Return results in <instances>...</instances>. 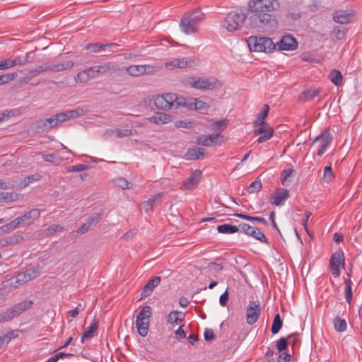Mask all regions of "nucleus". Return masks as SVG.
I'll use <instances>...</instances> for the list:
<instances>
[{
	"label": "nucleus",
	"instance_id": "f257e3e1",
	"mask_svg": "<svg viewBox=\"0 0 362 362\" xmlns=\"http://www.w3.org/2000/svg\"><path fill=\"white\" fill-rule=\"evenodd\" d=\"M254 13L249 18L250 27L258 32H271L276 27V19L271 13L279 7L277 0H257L248 3Z\"/></svg>",
	"mask_w": 362,
	"mask_h": 362
},
{
	"label": "nucleus",
	"instance_id": "f03ea898",
	"mask_svg": "<svg viewBox=\"0 0 362 362\" xmlns=\"http://www.w3.org/2000/svg\"><path fill=\"white\" fill-rule=\"evenodd\" d=\"M247 14L242 11H231L225 18L223 27L228 32L240 30L244 25Z\"/></svg>",
	"mask_w": 362,
	"mask_h": 362
},
{
	"label": "nucleus",
	"instance_id": "7ed1b4c3",
	"mask_svg": "<svg viewBox=\"0 0 362 362\" xmlns=\"http://www.w3.org/2000/svg\"><path fill=\"white\" fill-rule=\"evenodd\" d=\"M247 42L250 49L254 52H271L276 48V44L269 37L251 36Z\"/></svg>",
	"mask_w": 362,
	"mask_h": 362
},
{
	"label": "nucleus",
	"instance_id": "20e7f679",
	"mask_svg": "<svg viewBox=\"0 0 362 362\" xmlns=\"http://www.w3.org/2000/svg\"><path fill=\"white\" fill-rule=\"evenodd\" d=\"M186 84L197 89L213 90L221 86V82L215 78L189 77Z\"/></svg>",
	"mask_w": 362,
	"mask_h": 362
},
{
	"label": "nucleus",
	"instance_id": "39448f33",
	"mask_svg": "<svg viewBox=\"0 0 362 362\" xmlns=\"http://www.w3.org/2000/svg\"><path fill=\"white\" fill-rule=\"evenodd\" d=\"M176 99V95L167 93L165 95H157L150 100L149 106L151 108L167 110L173 108V100Z\"/></svg>",
	"mask_w": 362,
	"mask_h": 362
},
{
	"label": "nucleus",
	"instance_id": "423d86ee",
	"mask_svg": "<svg viewBox=\"0 0 362 362\" xmlns=\"http://www.w3.org/2000/svg\"><path fill=\"white\" fill-rule=\"evenodd\" d=\"M200 63L199 59L194 57H183L175 59L165 63L164 66L167 69H184L187 66H197Z\"/></svg>",
	"mask_w": 362,
	"mask_h": 362
},
{
	"label": "nucleus",
	"instance_id": "0eeeda50",
	"mask_svg": "<svg viewBox=\"0 0 362 362\" xmlns=\"http://www.w3.org/2000/svg\"><path fill=\"white\" fill-rule=\"evenodd\" d=\"M90 69L92 74H94L95 78L98 77L99 75L112 74L121 70L120 67L112 62H107L102 65L90 66Z\"/></svg>",
	"mask_w": 362,
	"mask_h": 362
},
{
	"label": "nucleus",
	"instance_id": "6e6552de",
	"mask_svg": "<svg viewBox=\"0 0 362 362\" xmlns=\"http://www.w3.org/2000/svg\"><path fill=\"white\" fill-rule=\"evenodd\" d=\"M261 314L260 303L258 300L250 301L246 310V320L248 325L255 324Z\"/></svg>",
	"mask_w": 362,
	"mask_h": 362
},
{
	"label": "nucleus",
	"instance_id": "1a4fd4ad",
	"mask_svg": "<svg viewBox=\"0 0 362 362\" xmlns=\"http://www.w3.org/2000/svg\"><path fill=\"white\" fill-rule=\"evenodd\" d=\"M57 126L54 117L35 122L30 125V130L33 133H40L47 131Z\"/></svg>",
	"mask_w": 362,
	"mask_h": 362
},
{
	"label": "nucleus",
	"instance_id": "9d476101",
	"mask_svg": "<svg viewBox=\"0 0 362 362\" xmlns=\"http://www.w3.org/2000/svg\"><path fill=\"white\" fill-rule=\"evenodd\" d=\"M329 265L332 270V274L334 277H338L340 275V266L344 268V258L342 251H337L332 255Z\"/></svg>",
	"mask_w": 362,
	"mask_h": 362
},
{
	"label": "nucleus",
	"instance_id": "9b49d317",
	"mask_svg": "<svg viewBox=\"0 0 362 362\" xmlns=\"http://www.w3.org/2000/svg\"><path fill=\"white\" fill-rule=\"evenodd\" d=\"M239 227L240 230L246 235L251 236L262 243H268V240L265 235L262 233L258 228L251 226L245 223L240 224Z\"/></svg>",
	"mask_w": 362,
	"mask_h": 362
},
{
	"label": "nucleus",
	"instance_id": "f8f14e48",
	"mask_svg": "<svg viewBox=\"0 0 362 362\" xmlns=\"http://www.w3.org/2000/svg\"><path fill=\"white\" fill-rule=\"evenodd\" d=\"M85 114L86 112L83 109L77 107L75 110H69L65 112L56 114L54 117L57 125L59 122H63L72 118H77L84 115Z\"/></svg>",
	"mask_w": 362,
	"mask_h": 362
},
{
	"label": "nucleus",
	"instance_id": "ddd939ff",
	"mask_svg": "<svg viewBox=\"0 0 362 362\" xmlns=\"http://www.w3.org/2000/svg\"><path fill=\"white\" fill-rule=\"evenodd\" d=\"M332 139H333V137H332V134L329 133V129H326L320 135L317 136L314 139V141L312 144L313 145L318 141H321V146L318 149L317 153V155L318 156H322L324 154L327 148L331 144Z\"/></svg>",
	"mask_w": 362,
	"mask_h": 362
},
{
	"label": "nucleus",
	"instance_id": "4468645a",
	"mask_svg": "<svg viewBox=\"0 0 362 362\" xmlns=\"http://www.w3.org/2000/svg\"><path fill=\"white\" fill-rule=\"evenodd\" d=\"M40 209H33L17 218L19 220V224L21 226H28L32 223L33 221L37 219L40 217Z\"/></svg>",
	"mask_w": 362,
	"mask_h": 362
},
{
	"label": "nucleus",
	"instance_id": "2eb2a0df",
	"mask_svg": "<svg viewBox=\"0 0 362 362\" xmlns=\"http://www.w3.org/2000/svg\"><path fill=\"white\" fill-rule=\"evenodd\" d=\"M279 50H294L297 48L298 43L296 39L291 35H284L276 43Z\"/></svg>",
	"mask_w": 362,
	"mask_h": 362
},
{
	"label": "nucleus",
	"instance_id": "dca6fc26",
	"mask_svg": "<svg viewBox=\"0 0 362 362\" xmlns=\"http://www.w3.org/2000/svg\"><path fill=\"white\" fill-rule=\"evenodd\" d=\"M222 138V136L220 133L212 134L207 136H199L196 140V144L197 145H202L204 146H211L214 145H217L218 143H221L220 140Z\"/></svg>",
	"mask_w": 362,
	"mask_h": 362
},
{
	"label": "nucleus",
	"instance_id": "f3484780",
	"mask_svg": "<svg viewBox=\"0 0 362 362\" xmlns=\"http://www.w3.org/2000/svg\"><path fill=\"white\" fill-rule=\"evenodd\" d=\"M202 177V171L200 170H195L192 173L190 177L183 182L182 187L185 189H193L199 184Z\"/></svg>",
	"mask_w": 362,
	"mask_h": 362
},
{
	"label": "nucleus",
	"instance_id": "a211bd4d",
	"mask_svg": "<svg viewBox=\"0 0 362 362\" xmlns=\"http://www.w3.org/2000/svg\"><path fill=\"white\" fill-rule=\"evenodd\" d=\"M160 281V276H155L153 279L148 281L146 285L144 286L141 293V298L150 296L154 288L156 287Z\"/></svg>",
	"mask_w": 362,
	"mask_h": 362
},
{
	"label": "nucleus",
	"instance_id": "6ab92c4d",
	"mask_svg": "<svg viewBox=\"0 0 362 362\" xmlns=\"http://www.w3.org/2000/svg\"><path fill=\"white\" fill-rule=\"evenodd\" d=\"M180 26L182 31L187 35L190 33H195L198 31V29L196 27V24L191 22V21L185 15L181 18Z\"/></svg>",
	"mask_w": 362,
	"mask_h": 362
},
{
	"label": "nucleus",
	"instance_id": "aec40b11",
	"mask_svg": "<svg viewBox=\"0 0 362 362\" xmlns=\"http://www.w3.org/2000/svg\"><path fill=\"white\" fill-rule=\"evenodd\" d=\"M289 197V191L286 189H276L274 194L272 204L276 206H282Z\"/></svg>",
	"mask_w": 362,
	"mask_h": 362
},
{
	"label": "nucleus",
	"instance_id": "412c9836",
	"mask_svg": "<svg viewBox=\"0 0 362 362\" xmlns=\"http://www.w3.org/2000/svg\"><path fill=\"white\" fill-rule=\"evenodd\" d=\"M206 153V149L199 147H192L188 148L185 155L187 160H199L202 158Z\"/></svg>",
	"mask_w": 362,
	"mask_h": 362
},
{
	"label": "nucleus",
	"instance_id": "4be33fe9",
	"mask_svg": "<svg viewBox=\"0 0 362 362\" xmlns=\"http://www.w3.org/2000/svg\"><path fill=\"white\" fill-rule=\"evenodd\" d=\"M173 116L165 112H157L153 116L148 118L151 123L154 124H166L172 121Z\"/></svg>",
	"mask_w": 362,
	"mask_h": 362
},
{
	"label": "nucleus",
	"instance_id": "5701e85b",
	"mask_svg": "<svg viewBox=\"0 0 362 362\" xmlns=\"http://www.w3.org/2000/svg\"><path fill=\"white\" fill-rule=\"evenodd\" d=\"M33 304V300H24L21 303H16L14 305H13L11 309L15 316H18L24 311L29 309L32 305Z\"/></svg>",
	"mask_w": 362,
	"mask_h": 362
},
{
	"label": "nucleus",
	"instance_id": "b1692460",
	"mask_svg": "<svg viewBox=\"0 0 362 362\" xmlns=\"http://www.w3.org/2000/svg\"><path fill=\"white\" fill-rule=\"evenodd\" d=\"M118 45L115 43L110 44H99V43H89L86 45V49L91 52L95 53L101 51H105L107 48L117 47Z\"/></svg>",
	"mask_w": 362,
	"mask_h": 362
},
{
	"label": "nucleus",
	"instance_id": "393cba45",
	"mask_svg": "<svg viewBox=\"0 0 362 362\" xmlns=\"http://www.w3.org/2000/svg\"><path fill=\"white\" fill-rule=\"evenodd\" d=\"M95 76L92 74L91 70L89 68L84 69L77 74L74 77V80L76 83H86L91 78H94Z\"/></svg>",
	"mask_w": 362,
	"mask_h": 362
},
{
	"label": "nucleus",
	"instance_id": "a878e982",
	"mask_svg": "<svg viewBox=\"0 0 362 362\" xmlns=\"http://www.w3.org/2000/svg\"><path fill=\"white\" fill-rule=\"evenodd\" d=\"M352 14L345 11H336L333 15L334 21L341 24L349 23Z\"/></svg>",
	"mask_w": 362,
	"mask_h": 362
},
{
	"label": "nucleus",
	"instance_id": "bb28decb",
	"mask_svg": "<svg viewBox=\"0 0 362 362\" xmlns=\"http://www.w3.org/2000/svg\"><path fill=\"white\" fill-rule=\"evenodd\" d=\"M49 66L51 71L58 72L72 68L74 66V63L73 61L71 60L62 61L59 62L55 64Z\"/></svg>",
	"mask_w": 362,
	"mask_h": 362
},
{
	"label": "nucleus",
	"instance_id": "cd10ccee",
	"mask_svg": "<svg viewBox=\"0 0 362 362\" xmlns=\"http://www.w3.org/2000/svg\"><path fill=\"white\" fill-rule=\"evenodd\" d=\"M136 327L137 328V331L141 337H146L148 332V327H149V320H142L141 319L139 320V319L136 320Z\"/></svg>",
	"mask_w": 362,
	"mask_h": 362
},
{
	"label": "nucleus",
	"instance_id": "c85d7f7f",
	"mask_svg": "<svg viewBox=\"0 0 362 362\" xmlns=\"http://www.w3.org/2000/svg\"><path fill=\"white\" fill-rule=\"evenodd\" d=\"M163 196V193L160 192L156 194V195L152 196L148 200L144 202L142 204L143 207L146 213L149 211H152L153 209V206L156 204V202L158 199H160Z\"/></svg>",
	"mask_w": 362,
	"mask_h": 362
},
{
	"label": "nucleus",
	"instance_id": "c756f323",
	"mask_svg": "<svg viewBox=\"0 0 362 362\" xmlns=\"http://www.w3.org/2000/svg\"><path fill=\"white\" fill-rule=\"evenodd\" d=\"M321 92V89L317 90H306L303 91L298 97V100L305 102L313 99L315 96L318 95Z\"/></svg>",
	"mask_w": 362,
	"mask_h": 362
},
{
	"label": "nucleus",
	"instance_id": "7c9ffc66",
	"mask_svg": "<svg viewBox=\"0 0 362 362\" xmlns=\"http://www.w3.org/2000/svg\"><path fill=\"white\" fill-rule=\"evenodd\" d=\"M21 195L13 192H0V202H13L19 200Z\"/></svg>",
	"mask_w": 362,
	"mask_h": 362
},
{
	"label": "nucleus",
	"instance_id": "2f4dec72",
	"mask_svg": "<svg viewBox=\"0 0 362 362\" xmlns=\"http://www.w3.org/2000/svg\"><path fill=\"white\" fill-rule=\"evenodd\" d=\"M121 70H125L127 73L132 76H139L144 75L142 65H131L129 66H124Z\"/></svg>",
	"mask_w": 362,
	"mask_h": 362
},
{
	"label": "nucleus",
	"instance_id": "473e14b6",
	"mask_svg": "<svg viewBox=\"0 0 362 362\" xmlns=\"http://www.w3.org/2000/svg\"><path fill=\"white\" fill-rule=\"evenodd\" d=\"M217 230L220 233H227V234H231L235 233L236 232H238L240 230V227L231 225V224H223L219 225L217 227Z\"/></svg>",
	"mask_w": 362,
	"mask_h": 362
},
{
	"label": "nucleus",
	"instance_id": "72a5a7b5",
	"mask_svg": "<svg viewBox=\"0 0 362 362\" xmlns=\"http://www.w3.org/2000/svg\"><path fill=\"white\" fill-rule=\"evenodd\" d=\"M185 16L188 18L191 22L194 23L195 24L202 21L204 18V13L199 9L194 10L192 12L186 13Z\"/></svg>",
	"mask_w": 362,
	"mask_h": 362
},
{
	"label": "nucleus",
	"instance_id": "f704fd0d",
	"mask_svg": "<svg viewBox=\"0 0 362 362\" xmlns=\"http://www.w3.org/2000/svg\"><path fill=\"white\" fill-rule=\"evenodd\" d=\"M283 325V320L281 318L280 315L278 313L274 316V319L272 322L271 331L273 334H277L281 329Z\"/></svg>",
	"mask_w": 362,
	"mask_h": 362
},
{
	"label": "nucleus",
	"instance_id": "c9c22d12",
	"mask_svg": "<svg viewBox=\"0 0 362 362\" xmlns=\"http://www.w3.org/2000/svg\"><path fill=\"white\" fill-rule=\"evenodd\" d=\"M274 129L272 128L269 125H268L264 130L263 134L261 136H259L257 141L259 143H263L271 139L274 135Z\"/></svg>",
	"mask_w": 362,
	"mask_h": 362
},
{
	"label": "nucleus",
	"instance_id": "e433bc0d",
	"mask_svg": "<svg viewBox=\"0 0 362 362\" xmlns=\"http://www.w3.org/2000/svg\"><path fill=\"white\" fill-rule=\"evenodd\" d=\"M98 329V322L93 321L88 329L83 334L81 341L84 342L85 339L91 337Z\"/></svg>",
	"mask_w": 362,
	"mask_h": 362
},
{
	"label": "nucleus",
	"instance_id": "4c0bfd02",
	"mask_svg": "<svg viewBox=\"0 0 362 362\" xmlns=\"http://www.w3.org/2000/svg\"><path fill=\"white\" fill-rule=\"evenodd\" d=\"M329 78L336 86L341 83L343 76L339 70L333 69L329 74Z\"/></svg>",
	"mask_w": 362,
	"mask_h": 362
},
{
	"label": "nucleus",
	"instance_id": "58836bf2",
	"mask_svg": "<svg viewBox=\"0 0 362 362\" xmlns=\"http://www.w3.org/2000/svg\"><path fill=\"white\" fill-rule=\"evenodd\" d=\"M234 216H237V217H239V218H243V219L247 220V221H253V220H257V221L264 224V226H267L268 225L267 220L264 218H262V217L251 216H249V215H246V214H239V213L234 214Z\"/></svg>",
	"mask_w": 362,
	"mask_h": 362
},
{
	"label": "nucleus",
	"instance_id": "ea45409f",
	"mask_svg": "<svg viewBox=\"0 0 362 362\" xmlns=\"http://www.w3.org/2000/svg\"><path fill=\"white\" fill-rule=\"evenodd\" d=\"M152 315V309L149 305L144 306L139 313V314L136 316V319H139L140 320H149V317Z\"/></svg>",
	"mask_w": 362,
	"mask_h": 362
},
{
	"label": "nucleus",
	"instance_id": "a19ab883",
	"mask_svg": "<svg viewBox=\"0 0 362 362\" xmlns=\"http://www.w3.org/2000/svg\"><path fill=\"white\" fill-rule=\"evenodd\" d=\"M262 185L259 178H257L247 187V192L250 194L256 193L261 190Z\"/></svg>",
	"mask_w": 362,
	"mask_h": 362
},
{
	"label": "nucleus",
	"instance_id": "79ce46f5",
	"mask_svg": "<svg viewBox=\"0 0 362 362\" xmlns=\"http://www.w3.org/2000/svg\"><path fill=\"white\" fill-rule=\"evenodd\" d=\"M28 281V280L26 278V275L25 274V272H21V273H19L18 274H17L14 277V281H13V279H11V284L15 287H17L18 285L23 284Z\"/></svg>",
	"mask_w": 362,
	"mask_h": 362
},
{
	"label": "nucleus",
	"instance_id": "37998d69",
	"mask_svg": "<svg viewBox=\"0 0 362 362\" xmlns=\"http://www.w3.org/2000/svg\"><path fill=\"white\" fill-rule=\"evenodd\" d=\"M295 172V170L292 168H287L281 172V181L283 185H288L290 180H288V178L291 177Z\"/></svg>",
	"mask_w": 362,
	"mask_h": 362
},
{
	"label": "nucleus",
	"instance_id": "c03bdc74",
	"mask_svg": "<svg viewBox=\"0 0 362 362\" xmlns=\"http://www.w3.org/2000/svg\"><path fill=\"white\" fill-rule=\"evenodd\" d=\"M143 66V74L147 75H153L161 70L162 66L157 65L146 64Z\"/></svg>",
	"mask_w": 362,
	"mask_h": 362
},
{
	"label": "nucleus",
	"instance_id": "a18cd8bd",
	"mask_svg": "<svg viewBox=\"0 0 362 362\" xmlns=\"http://www.w3.org/2000/svg\"><path fill=\"white\" fill-rule=\"evenodd\" d=\"M334 328L338 332H344L346 329V322L345 320L341 319L339 317H336L333 321Z\"/></svg>",
	"mask_w": 362,
	"mask_h": 362
},
{
	"label": "nucleus",
	"instance_id": "49530a36",
	"mask_svg": "<svg viewBox=\"0 0 362 362\" xmlns=\"http://www.w3.org/2000/svg\"><path fill=\"white\" fill-rule=\"evenodd\" d=\"M23 240V237L21 234H13L12 235L5 238L6 245H13L21 243Z\"/></svg>",
	"mask_w": 362,
	"mask_h": 362
},
{
	"label": "nucleus",
	"instance_id": "de8ad7c7",
	"mask_svg": "<svg viewBox=\"0 0 362 362\" xmlns=\"http://www.w3.org/2000/svg\"><path fill=\"white\" fill-rule=\"evenodd\" d=\"M269 111V106L265 104L263 107L262 111L259 114V117L256 121V123L259 122V124H266L265 118L267 117Z\"/></svg>",
	"mask_w": 362,
	"mask_h": 362
},
{
	"label": "nucleus",
	"instance_id": "09e8293b",
	"mask_svg": "<svg viewBox=\"0 0 362 362\" xmlns=\"http://www.w3.org/2000/svg\"><path fill=\"white\" fill-rule=\"evenodd\" d=\"M344 284L346 286L345 298L346 302L349 303L352 299L351 281L350 279H345Z\"/></svg>",
	"mask_w": 362,
	"mask_h": 362
},
{
	"label": "nucleus",
	"instance_id": "8fccbe9b",
	"mask_svg": "<svg viewBox=\"0 0 362 362\" xmlns=\"http://www.w3.org/2000/svg\"><path fill=\"white\" fill-rule=\"evenodd\" d=\"M47 71H51L49 64L38 66L35 69L29 71V74L33 76H35L37 74Z\"/></svg>",
	"mask_w": 362,
	"mask_h": 362
},
{
	"label": "nucleus",
	"instance_id": "3c124183",
	"mask_svg": "<svg viewBox=\"0 0 362 362\" xmlns=\"http://www.w3.org/2000/svg\"><path fill=\"white\" fill-rule=\"evenodd\" d=\"M25 272V274L26 275V278L28 279V281H30L33 279H35L40 272V267L38 266L28 269Z\"/></svg>",
	"mask_w": 362,
	"mask_h": 362
},
{
	"label": "nucleus",
	"instance_id": "603ef678",
	"mask_svg": "<svg viewBox=\"0 0 362 362\" xmlns=\"http://www.w3.org/2000/svg\"><path fill=\"white\" fill-rule=\"evenodd\" d=\"M40 175H37V174H35V175H32L30 176H28L27 177H25L23 179V180L22 181V182L21 183V187H27L30 182H33V181H37V180H39L40 179Z\"/></svg>",
	"mask_w": 362,
	"mask_h": 362
},
{
	"label": "nucleus",
	"instance_id": "864d4df0",
	"mask_svg": "<svg viewBox=\"0 0 362 362\" xmlns=\"http://www.w3.org/2000/svg\"><path fill=\"white\" fill-rule=\"evenodd\" d=\"M288 340L287 338L281 337L276 343V348L279 352L284 351L287 349Z\"/></svg>",
	"mask_w": 362,
	"mask_h": 362
},
{
	"label": "nucleus",
	"instance_id": "5fc2aeb1",
	"mask_svg": "<svg viewBox=\"0 0 362 362\" xmlns=\"http://www.w3.org/2000/svg\"><path fill=\"white\" fill-rule=\"evenodd\" d=\"M333 178V172L330 165L325 166L322 180L324 182H329Z\"/></svg>",
	"mask_w": 362,
	"mask_h": 362
},
{
	"label": "nucleus",
	"instance_id": "6e6d98bb",
	"mask_svg": "<svg viewBox=\"0 0 362 362\" xmlns=\"http://www.w3.org/2000/svg\"><path fill=\"white\" fill-rule=\"evenodd\" d=\"M28 54L24 56V57H15L14 59H11V61H12V65H13V67L16 66V65H24L25 64L28 60Z\"/></svg>",
	"mask_w": 362,
	"mask_h": 362
},
{
	"label": "nucleus",
	"instance_id": "4d7b16f0",
	"mask_svg": "<svg viewBox=\"0 0 362 362\" xmlns=\"http://www.w3.org/2000/svg\"><path fill=\"white\" fill-rule=\"evenodd\" d=\"M1 320L2 322H8L11 320H13L14 317H16L15 315L12 312L11 309L9 308L0 315Z\"/></svg>",
	"mask_w": 362,
	"mask_h": 362
},
{
	"label": "nucleus",
	"instance_id": "13d9d810",
	"mask_svg": "<svg viewBox=\"0 0 362 362\" xmlns=\"http://www.w3.org/2000/svg\"><path fill=\"white\" fill-rule=\"evenodd\" d=\"M19 226H21V225L19 224V220H18V218H16L14 220L11 221L8 224L4 226L2 228L4 231H7L14 230Z\"/></svg>",
	"mask_w": 362,
	"mask_h": 362
},
{
	"label": "nucleus",
	"instance_id": "bf43d9fd",
	"mask_svg": "<svg viewBox=\"0 0 362 362\" xmlns=\"http://www.w3.org/2000/svg\"><path fill=\"white\" fill-rule=\"evenodd\" d=\"M214 128L218 131H223L227 126L226 119H221L216 122H214L212 124Z\"/></svg>",
	"mask_w": 362,
	"mask_h": 362
},
{
	"label": "nucleus",
	"instance_id": "052dcab7",
	"mask_svg": "<svg viewBox=\"0 0 362 362\" xmlns=\"http://www.w3.org/2000/svg\"><path fill=\"white\" fill-rule=\"evenodd\" d=\"M17 73H10V74H3L1 76L3 84H6L7 83H9L14 80L17 77Z\"/></svg>",
	"mask_w": 362,
	"mask_h": 362
},
{
	"label": "nucleus",
	"instance_id": "680f3d73",
	"mask_svg": "<svg viewBox=\"0 0 362 362\" xmlns=\"http://www.w3.org/2000/svg\"><path fill=\"white\" fill-rule=\"evenodd\" d=\"M88 168V165L84 164H78L74 166L66 168L67 172H81Z\"/></svg>",
	"mask_w": 362,
	"mask_h": 362
},
{
	"label": "nucleus",
	"instance_id": "e2e57ef3",
	"mask_svg": "<svg viewBox=\"0 0 362 362\" xmlns=\"http://www.w3.org/2000/svg\"><path fill=\"white\" fill-rule=\"evenodd\" d=\"M209 107V105L198 99H194V110H204Z\"/></svg>",
	"mask_w": 362,
	"mask_h": 362
},
{
	"label": "nucleus",
	"instance_id": "0e129e2a",
	"mask_svg": "<svg viewBox=\"0 0 362 362\" xmlns=\"http://www.w3.org/2000/svg\"><path fill=\"white\" fill-rule=\"evenodd\" d=\"M13 67L11 58H7L0 62V70L8 69Z\"/></svg>",
	"mask_w": 362,
	"mask_h": 362
},
{
	"label": "nucleus",
	"instance_id": "69168bd1",
	"mask_svg": "<svg viewBox=\"0 0 362 362\" xmlns=\"http://www.w3.org/2000/svg\"><path fill=\"white\" fill-rule=\"evenodd\" d=\"M208 269L211 272H214L216 273L220 272L221 270H223V267L221 264H217L216 262L210 263L208 266Z\"/></svg>",
	"mask_w": 362,
	"mask_h": 362
},
{
	"label": "nucleus",
	"instance_id": "338daca9",
	"mask_svg": "<svg viewBox=\"0 0 362 362\" xmlns=\"http://www.w3.org/2000/svg\"><path fill=\"white\" fill-rule=\"evenodd\" d=\"M117 184L119 187L124 189L131 188V187L129 186V182L125 178L123 177L119 178L117 181Z\"/></svg>",
	"mask_w": 362,
	"mask_h": 362
},
{
	"label": "nucleus",
	"instance_id": "774afa93",
	"mask_svg": "<svg viewBox=\"0 0 362 362\" xmlns=\"http://www.w3.org/2000/svg\"><path fill=\"white\" fill-rule=\"evenodd\" d=\"M291 354L283 352L278 357V362H288L291 360Z\"/></svg>",
	"mask_w": 362,
	"mask_h": 362
}]
</instances>
